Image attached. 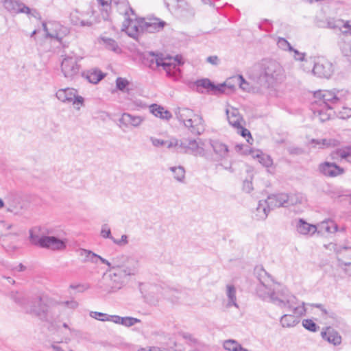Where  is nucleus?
I'll list each match as a JSON object with an SVG mask.
<instances>
[{"mask_svg": "<svg viewBox=\"0 0 351 351\" xmlns=\"http://www.w3.org/2000/svg\"><path fill=\"white\" fill-rule=\"evenodd\" d=\"M315 101L313 104L314 114L318 117L321 122L330 119L336 114L337 105L341 98V91L319 90L315 93Z\"/></svg>", "mask_w": 351, "mask_h": 351, "instance_id": "f257e3e1", "label": "nucleus"}, {"mask_svg": "<svg viewBox=\"0 0 351 351\" xmlns=\"http://www.w3.org/2000/svg\"><path fill=\"white\" fill-rule=\"evenodd\" d=\"M25 313L49 324L55 322L60 315L58 303L42 296L32 298L31 305L25 308Z\"/></svg>", "mask_w": 351, "mask_h": 351, "instance_id": "f03ea898", "label": "nucleus"}, {"mask_svg": "<svg viewBox=\"0 0 351 351\" xmlns=\"http://www.w3.org/2000/svg\"><path fill=\"white\" fill-rule=\"evenodd\" d=\"M143 64L152 69L162 66L167 75L174 80H178L180 77L181 71L178 65L182 64V62L178 56L172 60L170 57L164 58L162 54L149 52L143 56Z\"/></svg>", "mask_w": 351, "mask_h": 351, "instance_id": "7ed1b4c3", "label": "nucleus"}, {"mask_svg": "<svg viewBox=\"0 0 351 351\" xmlns=\"http://www.w3.org/2000/svg\"><path fill=\"white\" fill-rule=\"evenodd\" d=\"M285 78V70L279 62L274 60L265 59L260 63L258 80L261 85L269 88L281 83Z\"/></svg>", "mask_w": 351, "mask_h": 351, "instance_id": "20e7f679", "label": "nucleus"}, {"mask_svg": "<svg viewBox=\"0 0 351 351\" xmlns=\"http://www.w3.org/2000/svg\"><path fill=\"white\" fill-rule=\"evenodd\" d=\"M280 307H287L291 313L285 314L280 318V322L283 328H291L295 326L300 323V316L304 315L306 309L304 303H300L297 298L292 295H289L285 298V306Z\"/></svg>", "mask_w": 351, "mask_h": 351, "instance_id": "39448f33", "label": "nucleus"}, {"mask_svg": "<svg viewBox=\"0 0 351 351\" xmlns=\"http://www.w3.org/2000/svg\"><path fill=\"white\" fill-rule=\"evenodd\" d=\"M106 271L108 273L106 277L108 280L107 285L112 291L120 289L128 277L138 274V271H135V268L132 266L123 270L111 269H107Z\"/></svg>", "mask_w": 351, "mask_h": 351, "instance_id": "423d86ee", "label": "nucleus"}, {"mask_svg": "<svg viewBox=\"0 0 351 351\" xmlns=\"http://www.w3.org/2000/svg\"><path fill=\"white\" fill-rule=\"evenodd\" d=\"M257 295L263 300H269L278 306H285V298L289 295L276 291V284H258L256 289Z\"/></svg>", "mask_w": 351, "mask_h": 351, "instance_id": "0eeeda50", "label": "nucleus"}, {"mask_svg": "<svg viewBox=\"0 0 351 351\" xmlns=\"http://www.w3.org/2000/svg\"><path fill=\"white\" fill-rule=\"evenodd\" d=\"M204 143L199 138L184 137L180 140L179 152L202 156L204 154Z\"/></svg>", "mask_w": 351, "mask_h": 351, "instance_id": "6e6552de", "label": "nucleus"}, {"mask_svg": "<svg viewBox=\"0 0 351 351\" xmlns=\"http://www.w3.org/2000/svg\"><path fill=\"white\" fill-rule=\"evenodd\" d=\"M302 200V195H291L282 193L278 195H271L268 196L265 200L271 210L278 207H288L301 203Z\"/></svg>", "mask_w": 351, "mask_h": 351, "instance_id": "1a4fd4ad", "label": "nucleus"}, {"mask_svg": "<svg viewBox=\"0 0 351 351\" xmlns=\"http://www.w3.org/2000/svg\"><path fill=\"white\" fill-rule=\"evenodd\" d=\"M61 63V70L64 77L73 80L78 75L80 65L79 58L73 54H65Z\"/></svg>", "mask_w": 351, "mask_h": 351, "instance_id": "9d476101", "label": "nucleus"}, {"mask_svg": "<svg viewBox=\"0 0 351 351\" xmlns=\"http://www.w3.org/2000/svg\"><path fill=\"white\" fill-rule=\"evenodd\" d=\"M230 82L228 81L225 83L215 85L209 79L204 78L197 80L195 82V85L196 86L197 91L199 93H204V91L202 89L204 88L206 89L207 93L218 95L223 93L225 92L226 86L232 88L233 86L230 85Z\"/></svg>", "mask_w": 351, "mask_h": 351, "instance_id": "9b49d317", "label": "nucleus"}, {"mask_svg": "<svg viewBox=\"0 0 351 351\" xmlns=\"http://www.w3.org/2000/svg\"><path fill=\"white\" fill-rule=\"evenodd\" d=\"M56 97L63 103H72L74 106H82L84 104V98L78 95L77 90L73 88L59 89Z\"/></svg>", "mask_w": 351, "mask_h": 351, "instance_id": "f8f14e48", "label": "nucleus"}, {"mask_svg": "<svg viewBox=\"0 0 351 351\" xmlns=\"http://www.w3.org/2000/svg\"><path fill=\"white\" fill-rule=\"evenodd\" d=\"M143 21V19L137 20L136 14L129 15L125 18L122 30L125 31L129 36L136 38L140 34L144 33V29L142 28Z\"/></svg>", "mask_w": 351, "mask_h": 351, "instance_id": "ddd939ff", "label": "nucleus"}, {"mask_svg": "<svg viewBox=\"0 0 351 351\" xmlns=\"http://www.w3.org/2000/svg\"><path fill=\"white\" fill-rule=\"evenodd\" d=\"M135 268V271L138 272V261L133 258L124 254H119L113 257L111 260V269L123 270L130 267Z\"/></svg>", "mask_w": 351, "mask_h": 351, "instance_id": "4468645a", "label": "nucleus"}, {"mask_svg": "<svg viewBox=\"0 0 351 351\" xmlns=\"http://www.w3.org/2000/svg\"><path fill=\"white\" fill-rule=\"evenodd\" d=\"M335 250L337 254L338 266L343 269L346 274L351 276V268H346L351 266V247L339 246Z\"/></svg>", "mask_w": 351, "mask_h": 351, "instance_id": "2eb2a0df", "label": "nucleus"}, {"mask_svg": "<svg viewBox=\"0 0 351 351\" xmlns=\"http://www.w3.org/2000/svg\"><path fill=\"white\" fill-rule=\"evenodd\" d=\"M313 72L319 77L329 78L334 72L332 64L324 58H320L315 62Z\"/></svg>", "mask_w": 351, "mask_h": 351, "instance_id": "dca6fc26", "label": "nucleus"}, {"mask_svg": "<svg viewBox=\"0 0 351 351\" xmlns=\"http://www.w3.org/2000/svg\"><path fill=\"white\" fill-rule=\"evenodd\" d=\"M66 246V239H62L55 236L46 234L40 247L53 251L63 250Z\"/></svg>", "mask_w": 351, "mask_h": 351, "instance_id": "f3484780", "label": "nucleus"}, {"mask_svg": "<svg viewBox=\"0 0 351 351\" xmlns=\"http://www.w3.org/2000/svg\"><path fill=\"white\" fill-rule=\"evenodd\" d=\"M184 126L196 136L201 135L205 130L204 120L201 115L197 114L190 119Z\"/></svg>", "mask_w": 351, "mask_h": 351, "instance_id": "a211bd4d", "label": "nucleus"}, {"mask_svg": "<svg viewBox=\"0 0 351 351\" xmlns=\"http://www.w3.org/2000/svg\"><path fill=\"white\" fill-rule=\"evenodd\" d=\"M29 240L31 244L40 247L45 235L50 234L52 232L40 226H35L29 230Z\"/></svg>", "mask_w": 351, "mask_h": 351, "instance_id": "6ab92c4d", "label": "nucleus"}, {"mask_svg": "<svg viewBox=\"0 0 351 351\" xmlns=\"http://www.w3.org/2000/svg\"><path fill=\"white\" fill-rule=\"evenodd\" d=\"M326 27L329 29H339L341 32L340 37L342 36L351 35V21H344L341 19H328Z\"/></svg>", "mask_w": 351, "mask_h": 351, "instance_id": "aec40b11", "label": "nucleus"}, {"mask_svg": "<svg viewBox=\"0 0 351 351\" xmlns=\"http://www.w3.org/2000/svg\"><path fill=\"white\" fill-rule=\"evenodd\" d=\"M3 6L7 10L12 13L31 14V9L28 6L16 0H4Z\"/></svg>", "mask_w": 351, "mask_h": 351, "instance_id": "412c9836", "label": "nucleus"}, {"mask_svg": "<svg viewBox=\"0 0 351 351\" xmlns=\"http://www.w3.org/2000/svg\"><path fill=\"white\" fill-rule=\"evenodd\" d=\"M319 170L324 175L335 177L344 173V169L334 162H325L319 166Z\"/></svg>", "mask_w": 351, "mask_h": 351, "instance_id": "4be33fe9", "label": "nucleus"}, {"mask_svg": "<svg viewBox=\"0 0 351 351\" xmlns=\"http://www.w3.org/2000/svg\"><path fill=\"white\" fill-rule=\"evenodd\" d=\"M165 25L166 23L159 19H151L149 21L143 19L142 28L144 33H155L162 30Z\"/></svg>", "mask_w": 351, "mask_h": 351, "instance_id": "5701e85b", "label": "nucleus"}, {"mask_svg": "<svg viewBox=\"0 0 351 351\" xmlns=\"http://www.w3.org/2000/svg\"><path fill=\"white\" fill-rule=\"evenodd\" d=\"M321 337L328 343L339 346L341 343V337L337 331L331 327H326L321 332Z\"/></svg>", "mask_w": 351, "mask_h": 351, "instance_id": "b1692460", "label": "nucleus"}, {"mask_svg": "<svg viewBox=\"0 0 351 351\" xmlns=\"http://www.w3.org/2000/svg\"><path fill=\"white\" fill-rule=\"evenodd\" d=\"M165 6L172 13L182 16L183 12L188 5L184 0H164Z\"/></svg>", "mask_w": 351, "mask_h": 351, "instance_id": "393cba45", "label": "nucleus"}, {"mask_svg": "<svg viewBox=\"0 0 351 351\" xmlns=\"http://www.w3.org/2000/svg\"><path fill=\"white\" fill-rule=\"evenodd\" d=\"M210 145L215 153V160H221L227 158L229 150L228 146L226 144L219 141L211 140Z\"/></svg>", "mask_w": 351, "mask_h": 351, "instance_id": "a878e982", "label": "nucleus"}, {"mask_svg": "<svg viewBox=\"0 0 351 351\" xmlns=\"http://www.w3.org/2000/svg\"><path fill=\"white\" fill-rule=\"evenodd\" d=\"M295 223L296 230L300 234H313L317 230V227L315 225L310 224L303 219H297Z\"/></svg>", "mask_w": 351, "mask_h": 351, "instance_id": "bb28decb", "label": "nucleus"}, {"mask_svg": "<svg viewBox=\"0 0 351 351\" xmlns=\"http://www.w3.org/2000/svg\"><path fill=\"white\" fill-rule=\"evenodd\" d=\"M117 9V11L125 16V18L129 15L134 16V10L130 7L128 0H112Z\"/></svg>", "mask_w": 351, "mask_h": 351, "instance_id": "cd10ccee", "label": "nucleus"}, {"mask_svg": "<svg viewBox=\"0 0 351 351\" xmlns=\"http://www.w3.org/2000/svg\"><path fill=\"white\" fill-rule=\"evenodd\" d=\"M143 121V118L141 116L132 115L130 113H123L119 119V122L125 126L132 125L138 127Z\"/></svg>", "mask_w": 351, "mask_h": 351, "instance_id": "c85d7f7f", "label": "nucleus"}, {"mask_svg": "<svg viewBox=\"0 0 351 351\" xmlns=\"http://www.w3.org/2000/svg\"><path fill=\"white\" fill-rule=\"evenodd\" d=\"M270 210L265 200H260L254 213V218L258 221L265 220L267 217Z\"/></svg>", "mask_w": 351, "mask_h": 351, "instance_id": "c756f323", "label": "nucleus"}, {"mask_svg": "<svg viewBox=\"0 0 351 351\" xmlns=\"http://www.w3.org/2000/svg\"><path fill=\"white\" fill-rule=\"evenodd\" d=\"M227 119L230 125L233 126L234 128H241V122L243 121L241 116L240 115L239 110L236 108H232L231 110H226Z\"/></svg>", "mask_w": 351, "mask_h": 351, "instance_id": "7c9ffc66", "label": "nucleus"}, {"mask_svg": "<svg viewBox=\"0 0 351 351\" xmlns=\"http://www.w3.org/2000/svg\"><path fill=\"white\" fill-rule=\"evenodd\" d=\"M331 157L334 160L340 158L341 160L351 163V146H347L341 149H337L331 154Z\"/></svg>", "mask_w": 351, "mask_h": 351, "instance_id": "2f4dec72", "label": "nucleus"}, {"mask_svg": "<svg viewBox=\"0 0 351 351\" xmlns=\"http://www.w3.org/2000/svg\"><path fill=\"white\" fill-rule=\"evenodd\" d=\"M10 298L16 304L23 307L25 311L27 306L31 305L32 298H27L22 293L12 291L10 293Z\"/></svg>", "mask_w": 351, "mask_h": 351, "instance_id": "473e14b6", "label": "nucleus"}, {"mask_svg": "<svg viewBox=\"0 0 351 351\" xmlns=\"http://www.w3.org/2000/svg\"><path fill=\"white\" fill-rule=\"evenodd\" d=\"M150 112L156 117L165 120H169L171 118V112L165 110L163 107L157 104H152L149 106Z\"/></svg>", "mask_w": 351, "mask_h": 351, "instance_id": "72a5a7b5", "label": "nucleus"}, {"mask_svg": "<svg viewBox=\"0 0 351 351\" xmlns=\"http://www.w3.org/2000/svg\"><path fill=\"white\" fill-rule=\"evenodd\" d=\"M77 254L82 258V262L97 264V254L91 250L80 248L77 250Z\"/></svg>", "mask_w": 351, "mask_h": 351, "instance_id": "f704fd0d", "label": "nucleus"}, {"mask_svg": "<svg viewBox=\"0 0 351 351\" xmlns=\"http://www.w3.org/2000/svg\"><path fill=\"white\" fill-rule=\"evenodd\" d=\"M255 275L259 281V284H274L271 276L262 267H256L255 269Z\"/></svg>", "mask_w": 351, "mask_h": 351, "instance_id": "c9c22d12", "label": "nucleus"}, {"mask_svg": "<svg viewBox=\"0 0 351 351\" xmlns=\"http://www.w3.org/2000/svg\"><path fill=\"white\" fill-rule=\"evenodd\" d=\"M236 293L237 291L234 285H228L226 286V295L228 297V303L226 304V307L230 308L232 306L237 308L239 307L237 303Z\"/></svg>", "mask_w": 351, "mask_h": 351, "instance_id": "e433bc0d", "label": "nucleus"}, {"mask_svg": "<svg viewBox=\"0 0 351 351\" xmlns=\"http://www.w3.org/2000/svg\"><path fill=\"white\" fill-rule=\"evenodd\" d=\"M319 232H326L328 233H334L337 231V225L334 221L328 219L322 221L319 225Z\"/></svg>", "mask_w": 351, "mask_h": 351, "instance_id": "4c0bfd02", "label": "nucleus"}, {"mask_svg": "<svg viewBox=\"0 0 351 351\" xmlns=\"http://www.w3.org/2000/svg\"><path fill=\"white\" fill-rule=\"evenodd\" d=\"M195 114L193 110L187 108H179L176 112L178 119L180 121L182 122L184 125Z\"/></svg>", "mask_w": 351, "mask_h": 351, "instance_id": "58836bf2", "label": "nucleus"}, {"mask_svg": "<svg viewBox=\"0 0 351 351\" xmlns=\"http://www.w3.org/2000/svg\"><path fill=\"white\" fill-rule=\"evenodd\" d=\"M338 45L344 56L351 55V40H349L347 38V36H342L340 37V40L339 41Z\"/></svg>", "mask_w": 351, "mask_h": 351, "instance_id": "ea45409f", "label": "nucleus"}, {"mask_svg": "<svg viewBox=\"0 0 351 351\" xmlns=\"http://www.w3.org/2000/svg\"><path fill=\"white\" fill-rule=\"evenodd\" d=\"M23 209V206L19 201L11 199L9 198L7 201V211L12 213L14 215H19L21 213V210Z\"/></svg>", "mask_w": 351, "mask_h": 351, "instance_id": "a19ab883", "label": "nucleus"}, {"mask_svg": "<svg viewBox=\"0 0 351 351\" xmlns=\"http://www.w3.org/2000/svg\"><path fill=\"white\" fill-rule=\"evenodd\" d=\"M98 3L101 5L104 8L101 10L102 17L105 21L109 19L110 12L111 10L112 0H97Z\"/></svg>", "mask_w": 351, "mask_h": 351, "instance_id": "79ce46f5", "label": "nucleus"}, {"mask_svg": "<svg viewBox=\"0 0 351 351\" xmlns=\"http://www.w3.org/2000/svg\"><path fill=\"white\" fill-rule=\"evenodd\" d=\"M170 171L173 173V178L179 182H183L185 178V170L183 167H171Z\"/></svg>", "mask_w": 351, "mask_h": 351, "instance_id": "37998d69", "label": "nucleus"}, {"mask_svg": "<svg viewBox=\"0 0 351 351\" xmlns=\"http://www.w3.org/2000/svg\"><path fill=\"white\" fill-rule=\"evenodd\" d=\"M69 33V29L65 27H60L58 31L55 33H47V37L56 38L60 43H62L63 38Z\"/></svg>", "mask_w": 351, "mask_h": 351, "instance_id": "c03bdc74", "label": "nucleus"}, {"mask_svg": "<svg viewBox=\"0 0 351 351\" xmlns=\"http://www.w3.org/2000/svg\"><path fill=\"white\" fill-rule=\"evenodd\" d=\"M229 80L232 81L237 83L241 89L246 91L250 90V86L249 83L244 79V77L241 75H237L231 77Z\"/></svg>", "mask_w": 351, "mask_h": 351, "instance_id": "a18cd8bd", "label": "nucleus"}, {"mask_svg": "<svg viewBox=\"0 0 351 351\" xmlns=\"http://www.w3.org/2000/svg\"><path fill=\"white\" fill-rule=\"evenodd\" d=\"M88 80L93 84H97L104 77V75L100 71L95 70L87 75Z\"/></svg>", "mask_w": 351, "mask_h": 351, "instance_id": "49530a36", "label": "nucleus"}, {"mask_svg": "<svg viewBox=\"0 0 351 351\" xmlns=\"http://www.w3.org/2000/svg\"><path fill=\"white\" fill-rule=\"evenodd\" d=\"M321 149L335 147L339 145V141L335 138H323L321 139Z\"/></svg>", "mask_w": 351, "mask_h": 351, "instance_id": "de8ad7c7", "label": "nucleus"}, {"mask_svg": "<svg viewBox=\"0 0 351 351\" xmlns=\"http://www.w3.org/2000/svg\"><path fill=\"white\" fill-rule=\"evenodd\" d=\"M241 344L233 339H228L224 341L223 348L229 351H238Z\"/></svg>", "mask_w": 351, "mask_h": 351, "instance_id": "09e8293b", "label": "nucleus"}, {"mask_svg": "<svg viewBox=\"0 0 351 351\" xmlns=\"http://www.w3.org/2000/svg\"><path fill=\"white\" fill-rule=\"evenodd\" d=\"M101 39H102L104 43L105 44L106 47L108 49L115 51V52H117L119 50L118 45L114 40H113L112 38H102Z\"/></svg>", "mask_w": 351, "mask_h": 351, "instance_id": "8fccbe9b", "label": "nucleus"}, {"mask_svg": "<svg viewBox=\"0 0 351 351\" xmlns=\"http://www.w3.org/2000/svg\"><path fill=\"white\" fill-rule=\"evenodd\" d=\"M302 326L306 330L311 332H316L319 329V326L310 319H306L302 321Z\"/></svg>", "mask_w": 351, "mask_h": 351, "instance_id": "3c124183", "label": "nucleus"}, {"mask_svg": "<svg viewBox=\"0 0 351 351\" xmlns=\"http://www.w3.org/2000/svg\"><path fill=\"white\" fill-rule=\"evenodd\" d=\"M336 114L342 119L350 118L351 117V108L342 107L341 110H339L337 106Z\"/></svg>", "mask_w": 351, "mask_h": 351, "instance_id": "603ef678", "label": "nucleus"}, {"mask_svg": "<svg viewBox=\"0 0 351 351\" xmlns=\"http://www.w3.org/2000/svg\"><path fill=\"white\" fill-rule=\"evenodd\" d=\"M140 322V319L132 317H124L121 319L120 324L125 326H132L135 324Z\"/></svg>", "mask_w": 351, "mask_h": 351, "instance_id": "864d4df0", "label": "nucleus"}, {"mask_svg": "<svg viewBox=\"0 0 351 351\" xmlns=\"http://www.w3.org/2000/svg\"><path fill=\"white\" fill-rule=\"evenodd\" d=\"M180 335L191 346H195L197 343V340L190 333L180 332Z\"/></svg>", "mask_w": 351, "mask_h": 351, "instance_id": "5fc2aeb1", "label": "nucleus"}, {"mask_svg": "<svg viewBox=\"0 0 351 351\" xmlns=\"http://www.w3.org/2000/svg\"><path fill=\"white\" fill-rule=\"evenodd\" d=\"M100 234L103 238L109 239L112 241L114 239V237L112 236L110 228L106 223L102 225Z\"/></svg>", "mask_w": 351, "mask_h": 351, "instance_id": "6e6d98bb", "label": "nucleus"}, {"mask_svg": "<svg viewBox=\"0 0 351 351\" xmlns=\"http://www.w3.org/2000/svg\"><path fill=\"white\" fill-rule=\"evenodd\" d=\"M277 45L279 48L283 50H293V48L291 46L290 43L283 38H279L277 42Z\"/></svg>", "mask_w": 351, "mask_h": 351, "instance_id": "4d7b16f0", "label": "nucleus"}, {"mask_svg": "<svg viewBox=\"0 0 351 351\" xmlns=\"http://www.w3.org/2000/svg\"><path fill=\"white\" fill-rule=\"evenodd\" d=\"M90 316L94 319L105 322L108 320L110 315L100 312L91 311L90 313Z\"/></svg>", "mask_w": 351, "mask_h": 351, "instance_id": "13d9d810", "label": "nucleus"}, {"mask_svg": "<svg viewBox=\"0 0 351 351\" xmlns=\"http://www.w3.org/2000/svg\"><path fill=\"white\" fill-rule=\"evenodd\" d=\"M129 85V82L124 78L118 77L116 80V86L117 89L121 91H124L125 88Z\"/></svg>", "mask_w": 351, "mask_h": 351, "instance_id": "bf43d9fd", "label": "nucleus"}, {"mask_svg": "<svg viewBox=\"0 0 351 351\" xmlns=\"http://www.w3.org/2000/svg\"><path fill=\"white\" fill-rule=\"evenodd\" d=\"M112 242L120 247H124L128 244V237L126 234H123L120 239H117L114 237Z\"/></svg>", "mask_w": 351, "mask_h": 351, "instance_id": "052dcab7", "label": "nucleus"}, {"mask_svg": "<svg viewBox=\"0 0 351 351\" xmlns=\"http://www.w3.org/2000/svg\"><path fill=\"white\" fill-rule=\"evenodd\" d=\"M256 157L259 158V162L263 164L264 166L269 167L271 166L272 165V160L269 156L265 155H261L259 154L256 155Z\"/></svg>", "mask_w": 351, "mask_h": 351, "instance_id": "680f3d73", "label": "nucleus"}, {"mask_svg": "<svg viewBox=\"0 0 351 351\" xmlns=\"http://www.w3.org/2000/svg\"><path fill=\"white\" fill-rule=\"evenodd\" d=\"M237 129H238V130H239L238 132L240 133V134L244 138L247 137V141L249 143H251L250 141H253V138L251 136L250 131L247 129L243 128L241 125V128H237Z\"/></svg>", "mask_w": 351, "mask_h": 351, "instance_id": "e2e57ef3", "label": "nucleus"}, {"mask_svg": "<svg viewBox=\"0 0 351 351\" xmlns=\"http://www.w3.org/2000/svg\"><path fill=\"white\" fill-rule=\"evenodd\" d=\"M258 28L269 32L271 30L272 25L268 20L265 19L258 25Z\"/></svg>", "mask_w": 351, "mask_h": 351, "instance_id": "0e129e2a", "label": "nucleus"}, {"mask_svg": "<svg viewBox=\"0 0 351 351\" xmlns=\"http://www.w3.org/2000/svg\"><path fill=\"white\" fill-rule=\"evenodd\" d=\"M166 147L169 149L172 147H176L177 151L179 152V144H180V140L173 138L170 141H166Z\"/></svg>", "mask_w": 351, "mask_h": 351, "instance_id": "69168bd1", "label": "nucleus"}, {"mask_svg": "<svg viewBox=\"0 0 351 351\" xmlns=\"http://www.w3.org/2000/svg\"><path fill=\"white\" fill-rule=\"evenodd\" d=\"M70 19H71V23L74 25H80V21H82L79 16H78V12L77 11H75L73 12H72L70 15Z\"/></svg>", "mask_w": 351, "mask_h": 351, "instance_id": "338daca9", "label": "nucleus"}, {"mask_svg": "<svg viewBox=\"0 0 351 351\" xmlns=\"http://www.w3.org/2000/svg\"><path fill=\"white\" fill-rule=\"evenodd\" d=\"M243 190L246 193H250L253 190L252 182L251 180H245L243 181Z\"/></svg>", "mask_w": 351, "mask_h": 351, "instance_id": "774afa93", "label": "nucleus"}]
</instances>
